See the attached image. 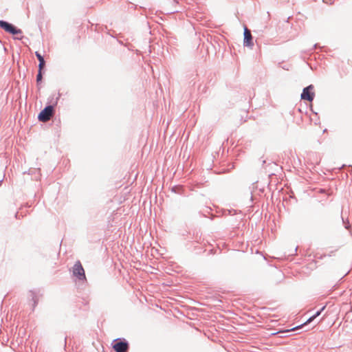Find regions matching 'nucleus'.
I'll return each instance as SVG.
<instances>
[{
	"instance_id": "1",
	"label": "nucleus",
	"mask_w": 352,
	"mask_h": 352,
	"mask_svg": "<svg viewBox=\"0 0 352 352\" xmlns=\"http://www.w3.org/2000/svg\"><path fill=\"white\" fill-rule=\"evenodd\" d=\"M60 94L56 97L54 104L46 106L38 114V119L39 121L46 122L49 121L54 114V107L57 104Z\"/></svg>"
},
{
	"instance_id": "3",
	"label": "nucleus",
	"mask_w": 352,
	"mask_h": 352,
	"mask_svg": "<svg viewBox=\"0 0 352 352\" xmlns=\"http://www.w3.org/2000/svg\"><path fill=\"white\" fill-rule=\"evenodd\" d=\"M113 349L116 352H128L129 345L124 338H118L112 343Z\"/></svg>"
},
{
	"instance_id": "5",
	"label": "nucleus",
	"mask_w": 352,
	"mask_h": 352,
	"mask_svg": "<svg viewBox=\"0 0 352 352\" xmlns=\"http://www.w3.org/2000/svg\"><path fill=\"white\" fill-rule=\"evenodd\" d=\"M314 87L313 85H309V86L305 87L302 89V92L301 94V99L307 100L309 102H312L314 99L315 94L312 91Z\"/></svg>"
},
{
	"instance_id": "2",
	"label": "nucleus",
	"mask_w": 352,
	"mask_h": 352,
	"mask_svg": "<svg viewBox=\"0 0 352 352\" xmlns=\"http://www.w3.org/2000/svg\"><path fill=\"white\" fill-rule=\"evenodd\" d=\"M72 275L76 281L85 282L87 280L85 270L79 261H77L72 267Z\"/></svg>"
},
{
	"instance_id": "11",
	"label": "nucleus",
	"mask_w": 352,
	"mask_h": 352,
	"mask_svg": "<svg viewBox=\"0 0 352 352\" xmlns=\"http://www.w3.org/2000/svg\"><path fill=\"white\" fill-rule=\"evenodd\" d=\"M56 100V98H54V96H52L49 99H48V102L50 104H54V101Z\"/></svg>"
},
{
	"instance_id": "13",
	"label": "nucleus",
	"mask_w": 352,
	"mask_h": 352,
	"mask_svg": "<svg viewBox=\"0 0 352 352\" xmlns=\"http://www.w3.org/2000/svg\"><path fill=\"white\" fill-rule=\"evenodd\" d=\"M350 227V226L348 224L345 225V228L346 229H349V228Z\"/></svg>"
},
{
	"instance_id": "4",
	"label": "nucleus",
	"mask_w": 352,
	"mask_h": 352,
	"mask_svg": "<svg viewBox=\"0 0 352 352\" xmlns=\"http://www.w3.org/2000/svg\"><path fill=\"white\" fill-rule=\"evenodd\" d=\"M0 28L12 35L22 34L21 30L18 29L12 23L3 20H0Z\"/></svg>"
},
{
	"instance_id": "10",
	"label": "nucleus",
	"mask_w": 352,
	"mask_h": 352,
	"mask_svg": "<svg viewBox=\"0 0 352 352\" xmlns=\"http://www.w3.org/2000/svg\"><path fill=\"white\" fill-rule=\"evenodd\" d=\"M42 79H43L42 70H40V69H38V74L36 75L37 84H38L40 82H41Z\"/></svg>"
},
{
	"instance_id": "14",
	"label": "nucleus",
	"mask_w": 352,
	"mask_h": 352,
	"mask_svg": "<svg viewBox=\"0 0 352 352\" xmlns=\"http://www.w3.org/2000/svg\"><path fill=\"white\" fill-rule=\"evenodd\" d=\"M317 46H318V44H315V45H314V48H316V47H317Z\"/></svg>"
},
{
	"instance_id": "12",
	"label": "nucleus",
	"mask_w": 352,
	"mask_h": 352,
	"mask_svg": "<svg viewBox=\"0 0 352 352\" xmlns=\"http://www.w3.org/2000/svg\"><path fill=\"white\" fill-rule=\"evenodd\" d=\"M179 187L175 186L173 188V191H174L175 192H179V191L177 190V189H179Z\"/></svg>"
},
{
	"instance_id": "7",
	"label": "nucleus",
	"mask_w": 352,
	"mask_h": 352,
	"mask_svg": "<svg viewBox=\"0 0 352 352\" xmlns=\"http://www.w3.org/2000/svg\"><path fill=\"white\" fill-rule=\"evenodd\" d=\"M325 308V306L322 307L319 311H318L314 315H313L312 316H311L304 324L300 325V326H297L296 327H294L291 329H287V330H285L284 331H279L278 333H286V332H290V331H294L296 329H298L300 328H301L303 325L307 324V323H309L311 322V321H313L316 317H318L320 314L321 312Z\"/></svg>"
},
{
	"instance_id": "6",
	"label": "nucleus",
	"mask_w": 352,
	"mask_h": 352,
	"mask_svg": "<svg viewBox=\"0 0 352 352\" xmlns=\"http://www.w3.org/2000/svg\"><path fill=\"white\" fill-rule=\"evenodd\" d=\"M243 35V45L245 47H252L254 46L253 37L252 36L250 30H248L247 27L244 28Z\"/></svg>"
},
{
	"instance_id": "9",
	"label": "nucleus",
	"mask_w": 352,
	"mask_h": 352,
	"mask_svg": "<svg viewBox=\"0 0 352 352\" xmlns=\"http://www.w3.org/2000/svg\"><path fill=\"white\" fill-rule=\"evenodd\" d=\"M31 297H32V300L33 301V307H36V305H37V302H38V298L36 295L35 293L31 292Z\"/></svg>"
},
{
	"instance_id": "8",
	"label": "nucleus",
	"mask_w": 352,
	"mask_h": 352,
	"mask_svg": "<svg viewBox=\"0 0 352 352\" xmlns=\"http://www.w3.org/2000/svg\"><path fill=\"white\" fill-rule=\"evenodd\" d=\"M35 55L39 62L38 69H40V70H42L45 65V61L43 58V56H42L38 52H36Z\"/></svg>"
}]
</instances>
